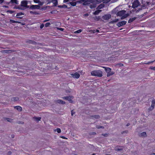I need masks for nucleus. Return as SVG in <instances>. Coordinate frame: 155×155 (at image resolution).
<instances>
[{
  "mask_svg": "<svg viewBox=\"0 0 155 155\" xmlns=\"http://www.w3.org/2000/svg\"><path fill=\"white\" fill-rule=\"evenodd\" d=\"M105 68V70L107 73V76L108 77L114 74V72L113 71H111V68H108L103 67Z\"/></svg>",
  "mask_w": 155,
  "mask_h": 155,
  "instance_id": "obj_3",
  "label": "nucleus"
},
{
  "mask_svg": "<svg viewBox=\"0 0 155 155\" xmlns=\"http://www.w3.org/2000/svg\"><path fill=\"white\" fill-rule=\"evenodd\" d=\"M17 123L18 124H24V122L21 121H18L17 122Z\"/></svg>",
  "mask_w": 155,
  "mask_h": 155,
  "instance_id": "obj_38",
  "label": "nucleus"
},
{
  "mask_svg": "<svg viewBox=\"0 0 155 155\" xmlns=\"http://www.w3.org/2000/svg\"><path fill=\"white\" fill-rule=\"evenodd\" d=\"M110 0H81L77 2L79 3H82L84 5H87L91 3L94 4H99L103 2L104 3H106L109 2Z\"/></svg>",
  "mask_w": 155,
  "mask_h": 155,
  "instance_id": "obj_1",
  "label": "nucleus"
},
{
  "mask_svg": "<svg viewBox=\"0 0 155 155\" xmlns=\"http://www.w3.org/2000/svg\"><path fill=\"white\" fill-rule=\"evenodd\" d=\"M84 15L85 16H87L88 15V14H86Z\"/></svg>",
  "mask_w": 155,
  "mask_h": 155,
  "instance_id": "obj_54",
  "label": "nucleus"
},
{
  "mask_svg": "<svg viewBox=\"0 0 155 155\" xmlns=\"http://www.w3.org/2000/svg\"><path fill=\"white\" fill-rule=\"evenodd\" d=\"M57 102L59 104H65L64 102L63 101H62L61 100H57Z\"/></svg>",
  "mask_w": 155,
  "mask_h": 155,
  "instance_id": "obj_18",
  "label": "nucleus"
},
{
  "mask_svg": "<svg viewBox=\"0 0 155 155\" xmlns=\"http://www.w3.org/2000/svg\"><path fill=\"white\" fill-rule=\"evenodd\" d=\"M54 131H57L58 133H59L61 132V130L60 128H57Z\"/></svg>",
  "mask_w": 155,
  "mask_h": 155,
  "instance_id": "obj_31",
  "label": "nucleus"
},
{
  "mask_svg": "<svg viewBox=\"0 0 155 155\" xmlns=\"http://www.w3.org/2000/svg\"><path fill=\"white\" fill-rule=\"evenodd\" d=\"M150 69L151 70L155 71V67H150Z\"/></svg>",
  "mask_w": 155,
  "mask_h": 155,
  "instance_id": "obj_41",
  "label": "nucleus"
},
{
  "mask_svg": "<svg viewBox=\"0 0 155 155\" xmlns=\"http://www.w3.org/2000/svg\"><path fill=\"white\" fill-rule=\"evenodd\" d=\"M101 11L100 10L96 11L94 12V14L95 15H98Z\"/></svg>",
  "mask_w": 155,
  "mask_h": 155,
  "instance_id": "obj_22",
  "label": "nucleus"
},
{
  "mask_svg": "<svg viewBox=\"0 0 155 155\" xmlns=\"http://www.w3.org/2000/svg\"><path fill=\"white\" fill-rule=\"evenodd\" d=\"M58 7H61V8H62V6H61V5L59 6Z\"/></svg>",
  "mask_w": 155,
  "mask_h": 155,
  "instance_id": "obj_57",
  "label": "nucleus"
},
{
  "mask_svg": "<svg viewBox=\"0 0 155 155\" xmlns=\"http://www.w3.org/2000/svg\"><path fill=\"white\" fill-rule=\"evenodd\" d=\"M95 31H96V32H99V31L98 30H96Z\"/></svg>",
  "mask_w": 155,
  "mask_h": 155,
  "instance_id": "obj_55",
  "label": "nucleus"
},
{
  "mask_svg": "<svg viewBox=\"0 0 155 155\" xmlns=\"http://www.w3.org/2000/svg\"><path fill=\"white\" fill-rule=\"evenodd\" d=\"M50 25V23H47L45 24V26L46 27H48Z\"/></svg>",
  "mask_w": 155,
  "mask_h": 155,
  "instance_id": "obj_36",
  "label": "nucleus"
},
{
  "mask_svg": "<svg viewBox=\"0 0 155 155\" xmlns=\"http://www.w3.org/2000/svg\"><path fill=\"white\" fill-rule=\"evenodd\" d=\"M155 105V100H153L152 101L151 106H153L154 107Z\"/></svg>",
  "mask_w": 155,
  "mask_h": 155,
  "instance_id": "obj_24",
  "label": "nucleus"
},
{
  "mask_svg": "<svg viewBox=\"0 0 155 155\" xmlns=\"http://www.w3.org/2000/svg\"><path fill=\"white\" fill-rule=\"evenodd\" d=\"M33 118L35 120L38 122L39 121L41 120V117H37L35 116Z\"/></svg>",
  "mask_w": 155,
  "mask_h": 155,
  "instance_id": "obj_14",
  "label": "nucleus"
},
{
  "mask_svg": "<svg viewBox=\"0 0 155 155\" xmlns=\"http://www.w3.org/2000/svg\"><path fill=\"white\" fill-rule=\"evenodd\" d=\"M11 2H12V3H14L16 4H18V2L17 0H11Z\"/></svg>",
  "mask_w": 155,
  "mask_h": 155,
  "instance_id": "obj_29",
  "label": "nucleus"
},
{
  "mask_svg": "<svg viewBox=\"0 0 155 155\" xmlns=\"http://www.w3.org/2000/svg\"><path fill=\"white\" fill-rule=\"evenodd\" d=\"M11 137L12 138H14V135H12Z\"/></svg>",
  "mask_w": 155,
  "mask_h": 155,
  "instance_id": "obj_53",
  "label": "nucleus"
},
{
  "mask_svg": "<svg viewBox=\"0 0 155 155\" xmlns=\"http://www.w3.org/2000/svg\"><path fill=\"white\" fill-rule=\"evenodd\" d=\"M121 66H123V64H121Z\"/></svg>",
  "mask_w": 155,
  "mask_h": 155,
  "instance_id": "obj_64",
  "label": "nucleus"
},
{
  "mask_svg": "<svg viewBox=\"0 0 155 155\" xmlns=\"http://www.w3.org/2000/svg\"><path fill=\"white\" fill-rule=\"evenodd\" d=\"M153 62V61H151V62H145L144 63V64H150V63H152Z\"/></svg>",
  "mask_w": 155,
  "mask_h": 155,
  "instance_id": "obj_43",
  "label": "nucleus"
},
{
  "mask_svg": "<svg viewBox=\"0 0 155 155\" xmlns=\"http://www.w3.org/2000/svg\"><path fill=\"white\" fill-rule=\"evenodd\" d=\"M129 125H130V124H127V126H129Z\"/></svg>",
  "mask_w": 155,
  "mask_h": 155,
  "instance_id": "obj_58",
  "label": "nucleus"
},
{
  "mask_svg": "<svg viewBox=\"0 0 155 155\" xmlns=\"http://www.w3.org/2000/svg\"><path fill=\"white\" fill-rule=\"evenodd\" d=\"M48 7V6H46V7H45V9H46V8H47Z\"/></svg>",
  "mask_w": 155,
  "mask_h": 155,
  "instance_id": "obj_63",
  "label": "nucleus"
},
{
  "mask_svg": "<svg viewBox=\"0 0 155 155\" xmlns=\"http://www.w3.org/2000/svg\"><path fill=\"white\" fill-rule=\"evenodd\" d=\"M11 153H12V152L11 151H9L8 153V155H11Z\"/></svg>",
  "mask_w": 155,
  "mask_h": 155,
  "instance_id": "obj_45",
  "label": "nucleus"
},
{
  "mask_svg": "<svg viewBox=\"0 0 155 155\" xmlns=\"http://www.w3.org/2000/svg\"><path fill=\"white\" fill-rule=\"evenodd\" d=\"M58 30H59L61 31H63L64 30V28H58Z\"/></svg>",
  "mask_w": 155,
  "mask_h": 155,
  "instance_id": "obj_44",
  "label": "nucleus"
},
{
  "mask_svg": "<svg viewBox=\"0 0 155 155\" xmlns=\"http://www.w3.org/2000/svg\"><path fill=\"white\" fill-rule=\"evenodd\" d=\"M118 20V19H115V20L114 21H113L114 22H117V21Z\"/></svg>",
  "mask_w": 155,
  "mask_h": 155,
  "instance_id": "obj_52",
  "label": "nucleus"
},
{
  "mask_svg": "<svg viewBox=\"0 0 155 155\" xmlns=\"http://www.w3.org/2000/svg\"><path fill=\"white\" fill-rule=\"evenodd\" d=\"M96 133H95V132H91V133H89V134L91 135H96Z\"/></svg>",
  "mask_w": 155,
  "mask_h": 155,
  "instance_id": "obj_34",
  "label": "nucleus"
},
{
  "mask_svg": "<svg viewBox=\"0 0 155 155\" xmlns=\"http://www.w3.org/2000/svg\"><path fill=\"white\" fill-rule=\"evenodd\" d=\"M44 26V25L43 24H42L40 26V28H42Z\"/></svg>",
  "mask_w": 155,
  "mask_h": 155,
  "instance_id": "obj_47",
  "label": "nucleus"
},
{
  "mask_svg": "<svg viewBox=\"0 0 155 155\" xmlns=\"http://www.w3.org/2000/svg\"><path fill=\"white\" fill-rule=\"evenodd\" d=\"M4 0H0V4L2 3L3 1Z\"/></svg>",
  "mask_w": 155,
  "mask_h": 155,
  "instance_id": "obj_51",
  "label": "nucleus"
},
{
  "mask_svg": "<svg viewBox=\"0 0 155 155\" xmlns=\"http://www.w3.org/2000/svg\"><path fill=\"white\" fill-rule=\"evenodd\" d=\"M30 13L32 14H37V13L35 12H33V11H30Z\"/></svg>",
  "mask_w": 155,
  "mask_h": 155,
  "instance_id": "obj_40",
  "label": "nucleus"
},
{
  "mask_svg": "<svg viewBox=\"0 0 155 155\" xmlns=\"http://www.w3.org/2000/svg\"><path fill=\"white\" fill-rule=\"evenodd\" d=\"M11 100L12 101H21V100L19 99V97H12Z\"/></svg>",
  "mask_w": 155,
  "mask_h": 155,
  "instance_id": "obj_13",
  "label": "nucleus"
},
{
  "mask_svg": "<svg viewBox=\"0 0 155 155\" xmlns=\"http://www.w3.org/2000/svg\"><path fill=\"white\" fill-rule=\"evenodd\" d=\"M91 74L93 76L101 77L103 76V72L100 70H94L91 72Z\"/></svg>",
  "mask_w": 155,
  "mask_h": 155,
  "instance_id": "obj_2",
  "label": "nucleus"
},
{
  "mask_svg": "<svg viewBox=\"0 0 155 155\" xmlns=\"http://www.w3.org/2000/svg\"><path fill=\"white\" fill-rule=\"evenodd\" d=\"M82 31V30L81 29H79L77 31H76L74 32V33L76 34V33H79L81 32Z\"/></svg>",
  "mask_w": 155,
  "mask_h": 155,
  "instance_id": "obj_23",
  "label": "nucleus"
},
{
  "mask_svg": "<svg viewBox=\"0 0 155 155\" xmlns=\"http://www.w3.org/2000/svg\"><path fill=\"white\" fill-rule=\"evenodd\" d=\"M91 117L92 118H94L96 119H98L100 117V116L99 115H93L91 116Z\"/></svg>",
  "mask_w": 155,
  "mask_h": 155,
  "instance_id": "obj_17",
  "label": "nucleus"
},
{
  "mask_svg": "<svg viewBox=\"0 0 155 155\" xmlns=\"http://www.w3.org/2000/svg\"><path fill=\"white\" fill-rule=\"evenodd\" d=\"M122 147V146H117V147Z\"/></svg>",
  "mask_w": 155,
  "mask_h": 155,
  "instance_id": "obj_59",
  "label": "nucleus"
},
{
  "mask_svg": "<svg viewBox=\"0 0 155 155\" xmlns=\"http://www.w3.org/2000/svg\"><path fill=\"white\" fill-rule=\"evenodd\" d=\"M3 120H7L9 122H12L13 119L9 118L4 117L3 118Z\"/></svg>",
  "mask_w": 155,
  "mask_h": 155,
  "instance_id": "obj_11",
  "label": "nucleus"
},
{
  "mask_svg": "<svg viewBox=\"0 0 155 155\" xmlns=\"http://www.w3.org/2000/svg\"><path fill=\"white\" fill-rule=\"evenodd\" d=\"M10 23H11L18 22L17 21H15L13 20H10Z\"/></svg>",
  "mask_w": 155,
  "mask_h": 155,
  "instance_id": "obj_32",
  "label": "nucleus"
},
{
  "mask_svg": "<svg viewBox=\"0 0 155 155\" xmlns=\"http://www.w3.org/2000/svg\"><path fill=\"white\" fill-rule=\"evenodd\" d=\"M127 23V21H122L120 22H119L117 24V25L120 27L122 26L125 25Z\"/></svg>",
  "mask_w": 155,
  "mask_h": 155,
  "instance_id": "obj_9",
  "label": "nucleus"
},
{
  "mask_svg": "<svg viewBox=\"0 0 155 155\" xmlns=\"http://www.w3.org/2000/svg\"><path fill=\"white\" fill-rule=\"evenodd\" d=\"M64 99L67 100H68V101H69L70 103H74V101L72 100V99H71V97H64Z\"/></svg>",
  "mask_w": 155,
  "mask_h": 155,
  "instance_id": "obj_15",
  "label": "nucleus"
},
{
  "mask_svg": "<svg viewBox=\"0 0 155 155\" xmlns=\"http://www.w3.org/2000/svg\"><path fill=\"white\" fill-rule=\"evenodd\" d=\"M70 4H71L72 6H74L76 5V3L74 2H71L69 3Z\"/></svg>",
  "mask_w": 155,
  "mask_h": 155,
  "instance_id": "obj_26",
  "label": "nucleus"
},
{
  "mask_svg": "<svg viewBox=\"0 0 155 155\" xmlns=\"http://www.w3.org/2000/svg\"><path fill=\"white\" fill-rule=\"evenodd\" d=\"M71 113L72 116H73L75 113V112L73 110H71Z\"/></svg>",
  "mask_w": 155,
  "mask_h": 155,
  "instance_id": "obj_39",
  "label": "nucleus"
},
{
  "mask_svg": "<svg viewBox=\"0 0 155 155\" xmlns=\"http://www.w3.org/2000/svg\"><path fill=\"white\" fill-rule=\"evenodd\" d=\"M111 17L110 14H108L104 15L103 17V18L105 20H108Z\"/></svg>",
  "mask_w": 155,
  "mask_h": 155,
  "instance_id": "obj_10",
  "label": "nucleus"
},
{
  "mask_svg": "<svg viewBox=\"0 0 155 155\" xmlns=\"http://www.w3.org/2000/svg\"><path fill=\"white\" fill-rule=\"evenodd\" d=\"M23 15V14L22 13H18L16 15V16L17 17V18H21L20 17H19V16L21 15Z\"/></svg>",
  "mask_w": 155,
  "mask_h": 155,
  "instance_id": "obj_27",
  "label": "nucleus"
},
{
  "mask_svg": "<svg viewBox=\"0 0 155 155\" xmlns=\"http://www.w3.org/2000/svg\"><path fill=\"white\" fill-rule=\"evenodd\" d=\"M40 8V6L38 5H32L30 7V8L31 9H39Z\"/></svg>",
  "mask_w": 155,
  "mask_h": 155,
  "instance_id": "obj_8",
  "label": "nucleus"
},
{
  "mask_svg": "<svg viewBox=\"0 0 155 155\" xmlns=\"http://www.w3.org/2000/svg\"><path fill=\"white\" fill-rule=\"evenodd\" d=\"M52 2L55 6H56L58 4V2L57 0H52Z\"/></svg>",
  "mask_w": 155,
  "mask_h": 155,
  "instance_id": "obj_21",
  "label": "nucleus"
},
{
  "mask_svg": "<svg viewBox=\"0 0 155 155\" xmlns=\"http://www.w3.org/2000/svg\"><path fill=\"white\" fill-rule=\"evenodd\" d=\"M136 18L134 17L132 18H130L128 21L129 23H131L135 20Z\"/></svg>",
  "mask_w": 155,
  "mask_h": 155,
  "instance_id": "obj_20",
  "label": "nucleus"
},
{
  "mask_svg": "<svg viewBox=\"0 0 155 155\" xmlns=\"http://www.w3.org/2000/svg\"><path fill=\"white\" fill-rule=\"evenodd\" d=\"M79 73H80V74H81V72H79Z\"/></svg>",
  "mask_w": 155,
  "mask_h": 155,
  "instance_id": "obj_60",
  "label": "nucleus"
},
{
  "mask_svg": "<svg viewBox=\"0 0 155 155\" xmlns=\"http://www.w3.org/2000/svg\"><path fill=\"white\" fill-rule=\"evenodd\" d=\"M9 51H7V52H6V53H9Z\"/></svg>",
  "mask_w": 155,
  "mask_h": 155,
  "instance_id": "obj_61",
  "label": "nucleus"
},
{
  "mask_svg": "<svg viewBox=\"0 0 155 155\" xmlns=\"http://www.w3.org/2000/svg\"><path fill=\"white\" fill-rule=\"evenodd\" d=\"M91 155H95V154L93 153Z\"/></svg>",
  "mask_w": 155,
  "mask_h": 155,
  "instance_id": "obj_62",
  "label": "nucleus"
},
{
  "mask_svg": "<svg viewBox=\"0 0 155 155\" xmlns=\"http://www.w3.org/2000/svg\"><path fill=\"white\" fill-rule=\"evenodd\" d=\"M139 136L141 137H145L147 136L146 133L145 132H142L139 134Z\"/></svg>",
  "mask_w": 155,
  "mask_h": 155,
  "instance_id": "obj_12",
  "label": "nucleus"
},
{
  "mask_svg": "<svg viewBox=\"0 0 155 155\" xmlns=\"http://www.w3.org/2000/svg\"><path fill=\"white\" fill-rule=\"evenodd\" d=\"M150 155H155V153H151Z\"/></svg>",
  "mask_w": 155,
  "mask_h": 155,
  "instance_id": "obj_56",
  "label": "nucleus"
},
{
  "mask_svg": "<svg viewBox=\"0 0 155 155\" xmlns=\"http://www.w3.org/2000/svg\"><path fill=\"white\" fill-rule=\"evenodd\" d=\"M39 4V5H42L43 4H44V3L43 2H40V1H39V3H38Z\"/></svg>",
  "mask_w": 155,
  "mask_h": 155,
  "instance_id": "obj_42",
  "label": "nucleus"
},
{
  "mask_svg": "<svg viewBox=\"0 0 155 155\" xmlns=\"http://www.w3.org/2000/svg\"><path fill=\"white\" fill-rule=\"evenodd\" d=\"M96 128L97 129H100V128H102V129H104V127L103 126H98V125H96Z\"/></svg>",
  "mask_w": 155,
  "mask_h": 155,
  "instance_id": "obj_25",
  "label": "nucleus"
},
{
  "mask_svg": "<svg viewBox=\"0 0 155 155\" xmlns=\"http://www.w3.org/2000/svg\"><path fill=\"white\" fill-rule=\"evenodd\" d=\"M15 108L17 109L19 111H21L22 110V108L20 106H16L15 107Z\"/></svg>",
  "mask_w": 155,
  "mask_h": 155,
  "instance_id": "obj_16",
  "label": "nucleus"
},
{
  "mask_svg": "<svg viewBox=\"0 0 155 155\" xmlns=\"http://www.w3.org/2000/svg\"><path fill=\"white\" fill-rule=\"evenodd\" d=\"M39 1L38 0H34V2L36 3H39Z\"/></svg>",
  "mask_w": 155,
  "mask_h": 155,
  "instance_id": "obj_37",
  "label": "nucleus"
},
{
  "mask_svg": "<svg viewBox=\"0 0 155 155\" xmlns=\"http://www.w3.org/2000/svg\"><path fill=\"white\" fill-rule=\"evenodd\" d=\"M69 0H64V2H68Z\"/></svg>",
  "mask_w": 155,
  "mask_h": 155,
  "instance_id": "obj_50",
  "label": "nucleus"
},
{
  "mask_svg": "<svg viewBox=\"0 0 155 155\" xmlns=\"http://www.w3.org/2000/svg\"><path fill=\"white\" fill-rule=\"evenodd\" d=\"M61 137L64 139H67V138L65 137H64V136H61Z\"/></svg>",
  "mask_w": 155,
  "mask_h": 155,
  "instance_id": "obj_49",
  "label": "nucleus"
},
{
  "mask_svg": "<svg viewBox=\"0 0 155 155\" xmlns=\"http://www.w3.org/2000/svg\"><path fill=\"white\" fill-rule=\"evenodd\" d=\"M28 1L26 0H24L22 1L21 3V5L22 7L24 8H28L27 4L28 3Z\"/></svg>",
  "mask_w": 155,
  "mask_h": 155,
  "instance_id": "obj_6",
  "label": "nucleus"
},
{
  "mask_svg": "<svg viewBox=\"0 0 155 155\" xmlns=\"http://www.w3.org/2000/svg\"><path fill=\"white\" fill-rule=\"evenodd\" d=\"M139 5V2L138 0L134 1L132 4V7L134 8H135L137 7Z\"/></svg>",
  "mask_w": 155,
  "mask_h": 155,
  "instance_id": "obj_7",
  "label": "nucleus"
},
{
  "mask_svg": "<svg viewBox=\"0 0 155 155\" xmlns=\"http://www.w3.org/2000/svg\"><path fill=\"white\" fill-rule=\"evenodd\" d=\"M114 150L116 151H119L122 150L123 149L122 148H117L116 147H115Z\"/></svg>",
  "mask_w": 155,
  "mask_h": 155,
  "instance_id": "obj_28",
  "label": "nucleus"
},
{
  "mask_svg": "<svg viewBox=\"0 0 155 155\" xmlns=\"http://www.w3.org/2000/svg\"><path fill=\"white\" fill-rule=\"evenodd\" d=\"M128 130H125V131H123V132H121V134H124V133H126V134H127L128 133Z\"/></svg>",
  "mask_w": 155,
  "mask_h": 155,
  "instance_id": "obj_35",
  "label": "nucleus"
},
{
  "mask_svg": "<svg viewBox=\"0 0 155 155\" xmlns=\"http://www.w3.org/2000/svg\"><path fill=\"white\" fill-rule=\"evenodd\" d=\"M154 107L153 106H151L148 109V111L149 112L151 111H152L154 108Z\"/></svg>",
  "mask_w": 155,
  "mask_h": 155,
  "instance_id": "obj_19",
  "label": "nucleus"
},
{
  "mask_svg": "<svg viewBox=\"0 0 155 155\" xmlns=\"http://www.w3.org/2000/svg\"><path fill=\"white\" fill-rule=\"evenodd\" d=\"M101 135L103 136L104 137H107L109 135L108 134H101Z\"/></svg>",
  "mask_w": 155,
  "mask_h": 155,
  "instance_id": "obj_33",
  "label": "nucleus"
},
{
  "mask_svg": "<svg viewBox=\"0 0 155 155\" xmlns=\"http://www.w3.org/2000/svg\"><path fill=\"white\" fill-rule=\"evenodd\" d=\"M125 13V11L121 10L117 13V15L118 16H122L121 19H122L126 18L127 16V15H124Z\"/></svg>",
  "mask_w": 155,
  "mask_h": 155,
  "instance_id": "obj_4",
  "label": "nucleus"
},
{
  "mask_svg": "<svg viewBox=\"0 0 155 155\" xmlns=\"http://www.w3.org/2000/svg\"><path fill=\"white\" fill-rule=\"evenodd\" d=\"M71 75L74 78L78 79L80 76V73L78 72H76L74 73H71Z\"/></svg>",
  "mask_w": 155,
  "mask_h": 155,
  "instance_id": "obj_5",
  "label": "nucleus"
},
{
  "mask_svg": "<svg viewBox=\"0 0 155 155\" xmlns=\"http://www.w3.org/2000/svg\"><path fill=\"white\" fill-rule=\"evenodd\" d=\"M67 6L66 5H62V8H67Z\"/></svg>",
  "mask_w": 155,
  "mask_h": 155,
  "instance_id": "obj_48",
  "label": "nucleus"
},
{
  "mask_svg": "<svg viewBox=\"0 0 155 155\" xmlns=\"http://www.w3.org/2000/svg\"><path fill=\"white\" fill-rule=\"evenodd\" d=\"M96 30H92L91 31V32L93 33H95L96 32Z\"/></svg>",
  "mask_w": 155,
  "mask_h": 155,
  "instance_id": "obj_46",
  "label": "nucleus"
},
{
  "mask_svg": "<svg viewBox=\"0 0 155 155\" xmlns=\"http://www.w3.org/2000/svg\"><path fill=\"white\" fill-rule=\"evenodd\" d=\"M104 7V4H100L99 6L98 7V8L99 9H101Z\"/></svg>",
  "mask_w": 155,
  "mask_h": 155,
  "instance_id": "obj_30",
  "label": "nucleus"
}]
</instances>
